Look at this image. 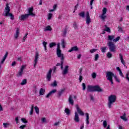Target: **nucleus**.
Instances as JSON below:
<instances>
[{"label": "nucleus", "instance_id": "nucleus-45", "mask_svg": "<svg viewBox=\"0 0 129 129\" xmlns=\"http://www.w3.org/2000/svg\"><path fill=\"white\" fill-rule=\"evenodd\" d=\"M52 16H53V14H52V13L48 14V20H51V19H52Z\"/></svg>", "mask_w": 129, "mask_h": 129}, {"label": "nucleus", "instance_id": "nucleus-38", "mask_svg": "<svg viewBox=\"0 0 129 129\" xmlns=\"http://www.w3.org/2000/svg\"><path fill=\"white\" fill-rule=\"evenodd\" d=\"M51 85L53 87H56V86H57V81H56V80H54L53 83L51 84Z\"/></svg>", "mask_w": 129, "mask_h": 129}, {"label": "nucleus", "instance_id": "nucleus-6", "mask_svg": "<svg viewBox=\"0 0 129 129\" xmlns=\"http://www.w3.org/2000/svg\"><path fill=\"white\" fill-rule=\"evenodd\" d=\"M56 55L57 57H64V54L62 53V50L60 49V43H57V47L56 49Z\"/></svg>", "mask_w": 129, "mask_h": 129}, {"label": "nucleus", "instance_id": "nucleus-11", "mask_svg": "<svg viewBox=\"0 0 129 129\" xmlns=\"http://www.w3.org/2000/svg\"><path fill=\"white\" fill-rule=\"evenodd\" d=\"M34 8L33 7L29 8L28 9V14H27L28 15V16H31L32 17H35L36 16V14H35L34 13Z\"/></svg>", "mask_w": 129, "mask_h": 129}, {"label": "nucleus", "instance_id": "nucleus-57", "mask_svg": "<svg viewBox=\"0 0 129 129\" xmlns=\"http://www.w3.org/2000/svg\"><path fill=\"white\" fill-rule=\"evenodd\" d=\"M81 76L79 77V80H80V82H81V81H82V79H83V77L82 76H81V75H80Z\"/></svg>", "mask_w": 129, "mask_h": 129}, {"label": "nucleus", "instance_id": "nucleus-36", "mask_svg": "<svg viewBox=\"0 0 129 129\" xmlns=\"http://www.w3.org/2000/svg\"><path fill=\"white\" fill-rule=\"evenodd\" d=\"M26 84H27V79H24L22 81V82L21 83V85H25Z\"/></svg>", "mask_w": 129, "mask_h": 129}, {"label": "nucleus", "instance_id": "nucleus-31", "mask_svg": "<svg viewBox=\"0 0 129 129\" xmlns=\"http://www.w3.org/2000/svg\"><path fill=\"white\" fill-rule=\"evenodd\" d=\"M61 45L62 46V48H63V49H64V48H65V40L61 39Z\"/></svg>", "mask_w": 129, "mask_h": 129}, {"label": "nucleus", "instance_id": "nucleus-49", "mask_svg": "<svg viewBox=\"0 0 129 129\" xmlns=\"http://www.w3.org/2000/svg\"><path fill=\"white\" fill-rule=\"evenodd\" d=\"M97 51V49L95 48L92 49L90 50V53H94L95 52H96Z\"/></svg>", "mask_w": 129, "mask_h": 129}, {"label": "nucleus", "instance_id": "nucleus-3", "mask_svg": "<svg viewBox=\"0 0 129 129\" xmlns=\"http://www.w3.org/2000/svg\"><path fill=\"white\" fill-rule=\"evenodd\" d=\"M10 12L11 9L9 7V4H7L5 8V14H3V16H4V17H10L11 20H15V16L10 13Z\"/></svg>", "mask_w": 129, "mask_h": 129}, {"label": "nucleus", "instance_id": "nucleus-28", "mask_svg": "<svg viewBox=\"0 0 129 129\" xmlns=\"http://www.w3.org/2000/svg\"><path fill=\"white\" fill-rule=\"evenodd\" d=\"M47 31H52V28L50 26H47L45 29L44 31L46 32Z\"/></svg>", "mask_w": 129, "mask_h": 129}, {"label": "nucleus", "instance_id": "nucleus-34", "mask_svg": "<svg viewBox=\"0 0 129 129\" xmlns=\"http://www.w3.org/2000/svg\"><path fill=\"white\" fill-rule=\"evenodd\" d=\"M67 30H68V26H66L63 31V36H66L67 34Z\"/></svg>", "mask_w": 129, "mask_h": 129}, {"label": "nucleus", "instance_id": "nucleus-51", "mask_svg": "<svg viewBox=\"0 0 129 129\" xmlns=\"http://www.w3.org/2000/svg\"><path fill=\"white\" fill-rule=\"evenodd\" d=\"M82 86H83V90H85V89H86V85H85V83H83Z\"/></svg>", "mask_w": 129, "mask_h": 129}, {"label": "nucleus", "instance_id": "nucleus-30", "mask_svg": "<svg viewBox=\"0 0 129 129\" xmlns=\"http://www.w3.org/2000/svg\"><path fill=\"white\" fill-rule=\"evenodd\" d=\"M79 16H80V17H81V18H84V17L85 16V12H82L80 13L79 14Z\"/></svg>", "mask_w": 129, "mask_h": 129}, {"label": "nucleus", "instance_id": "nucleus-1", "mask_svg": "<svg viewBox=\"0 0 129 129\" xmlns=\"http://www.w3.org/2000/svg\"><path fill=\"white\" fill-rule=\"evenodd\" d=\"M106 74L107 80H108V81L110 82L111 85L113 84V80L112 79V77H114L116 82H118V83L120 82V80H119V79L117 78V77H116V76L112 72H106Z\"/></svg>", "mask_w": 129, "mask_h": 129}, {"label": "nucleus", "instance_id": "nucleus-4", "mask_svg": "<svg viewBox=\"0 0 129 129\" xmlns=\"http://www.w3.org/2000/svg\"><path fill=\"white\" fill-rule=\"evenodd\" d=\"M108 106L109 108H111V104L116 101V96L115 95H111L108 97Z\"/></svg>", "mask_w": 129, "mask_h": 129}, {"label": "nucleus", "instance_id": "nucleus-53", "mask_svg": "<svg viewBox=\"0 0 129 129\" xmlns=\"http://www.w3.org/2000/svg\"><path fill=\"white\" fill-rule=\"evenodd\" d=\"M26 67V66H22L20 69V71H22L24 72V69H25V68Z\"/></svg>", "mask_w": 129, "mask_h": 129}, {"label": "nucleus", "instance_id": "nucleus-59", "mask_svg": "<svg viewBox=\"0 0 129 129\" xmlns=\"http://www.w3.org/2000/svg\"><path fill=\"white\" fill-rule=\"evenodd\" d=\"M15 120L16 121V123H18L19 122V117H17L16 118H15Z\"/></svg>", "mask_w": 129, "mask_h": 129}, {"label": "nucleus", "instance_id": "nucleus-42", "mask_svg": "<svg viewBox=\"0 0 129 129\" xmlns=\"http://www.w3.org/2000/svg\"><path fill=\"white\" fill-rule=\"evenodd\" d=\"M119 39H120V37L118 36L117 38H116L115 39H114L113 40V42L114 43H116V42H117V41H118L119 40Z\"/></svg>", "mask_w": 129, "mask_h": 129}, {"label": "nucleus", "instance_id": "nucleus-40", "mask_svg": "<svg viewBox=\"0 0 129 129\" xmlns=\"http://www.w3.org/2000/svg\"><path fill=\"white\" fill-rule=\"evenodd\" d=\"M107 57L108 58H111V57H112V54H111V53H110V52H108V53H107Z\"/></svg>", "mask_w": 129, "mask_h": 129}, {"label": "nucleus", "instance_id": "nucleus-55", "mask_svg": "<svg viewBox=\"0 0 129 129\" xmlns=\"http://www.w3.org/2000/svg\"><path fill=\"white\" fill-rule=\"evenodd\" d=\"M119 73L121 77H124V76L123 75V74H122V72H121V71H120V72H119Z\"/></svg>", "mask_w": 129, "mask_h": 129}, {"label": "nucleus", "instance_id": "nucleus-32", "mask_svg": "<svg viewBox=\"0 0 129 129\" xmlns=\"http://www.w3.org/2000/svg\"><path fill=\"white\" fill-rule=\"evenodd\" d=\"M34 112V105H31V109L30 112V115H33V113Z\"/></svg>", "mask_w": 129, "mask_h": 129}, {"label": "nucleus", "instance_id": "nucleus-48", "mask_svg": "<svg viewBox=\"0 0 129 129\" xmlns=\"http://www.w3.org/2000/svg\"><path fill=\"white\" fill-rule=\"evenodd\" d=\"M27 37H28V33H26V34H25V36L23 37V41H22V42H25V41H26V38H27Z\"/></svg>", "mask_w": 129, "mask_h": 129}, {"label": "nucleus", "instance_id": "nucleus-12", "mask_svg": "<svg viewBox=\"0 0 129 129\" xmlns=\"http://www.w3.org/2000/svg\"><path fill=\"white\" fill-rule=\"evenodd\" d=\"M30 16L27 14L25 15H22L20 17L19 19L20 21H26L27 19L29 18Z\"/></svg>", "mask_w": 129, "mask_h": 129}, {"label": "nucleus", "instance_id": "nucleus-22", "mask_svg": "<svg viewBox=\"0 0 129 129\" xmlns=\"http://www.w3.org/2000/svg\"><path fill=\"white\" fill-rule=\"evenodd\" d=\"M126 114L125 113H124L122 116H120V117L121 119L124 120V121H126L127 120V118H126Z\"/></svg>", "mask_w": 129, "mask_h": 129}, {"label": "nucleus", "instance_id": "nucleus-13", "mask_svg": "<svg viewBox=\"0 0 129 129\" xmlns=\"http://www.w3.org/2000/svg\"><path fill=\"white\" fill-rule=\"evenodd\" d=\"M76 107L77 108V112L79 114H80V115H82V116L84 115V112H83V111L81 110L80 108H79V106L78 105H76Z\"/></svg>", "mask_w": 129, "mask_h": 129}, {"label": "nucleus", "instance_id": "nucleus-35", "mask_svg": "<svg viewBox=\"0 0 129 129\" xmlns=\"http://www.w3.org/2000/svg\"><path fill=\"white\" fill-rule=\"evenodd\" d=\"M43 45L44 47V50L45 51H47V42L45 41H43Z\"/></svg>", "mask_w": 129, "mask_h": 129}, {"label": "nucleus", "instance_id": "nucleus-18", "mask_svg": "<svg viewBox=\"0 0 129 129\" xmlns=\"http://www.w3.org/2000/svg\"><path fill=\"white\" fill-rule=\"evenodd\" d=\"M69 102L71 105H74V100L72 99V96L71 95L69 96Z\"/></svg>", "mask_w": 129, "mask_h": 129}, {"label": "nucleus", "instance_id": "nucleus-25", "mask_svg": "<svg viewBox=\"0 0 129 129\" xmlns=\"http://www.w3.org/2000/svg\"><path fill=\"white\" fill-rule=\"evenodd\" d=\"M66 89H61L60 90V91H58V97H60L61 96V95H62L63 93H64V92L65 91Z\"/></svg>", "mask_w": 129, "mask_h": 129}, {"label": "nucleus", "instance_id": "nucleus-7", "mask_svg": "<svg viewBox=\"0 0 129 129\" xmlns=\"http://www.w3.org/2000/svg\"><path fill=\"white\" fill-rule=\"evenodd\" d=\"M106 12H107V9L106 8H104L102 10V14L100 16V19L102 20V21H103V22H105V19L106 18L105 14H106Z\"/></svg>", "mask_w": 129, "mask_h": 129}, {"label": "nucleus", "instance_id": "nucleus-41", "mask_svg": "<svg viewBox=\"0 0 129 129\" xmlns=\"http://www.w3.org/2000/svg\"><path fill=\"white\" fill-rule=\"evenodd\" d=\"M103 126H104V127L105 128V127H106V126H107V122H106V120H104L103 122Z\"/></svg>", "mask_w": 129, "mask_h": 129}, {"label": "nucleus", "instance_id": "nucleus-62", "mask_svg": "<svg viewBox=\"0 0 129 129\" xmlns=\"http://www.w3.org/2000/svg\"><path fill=\"white\" fill-rule=\"evenodd\" d=\"M59 123H60V122H55L54 124V125H55V126H57V125H58V124H59Z\"/></svg>", "mask_w": 129, "mask_h": 129}, {"label": "nucleus", "instance_id": "nucleus-20", "mask_svg": "<svg viewBox=\"0 0 129 129\" xmlns=\"http://www.w3.org/2000/svg\"><path fill=\"white\" fill-rule=\"evenodd\" d=\"M19 35H20V29L19 28H17L16 34L14 35L15 39L19 38Z\"/></svg>", "mask_w": 129, "mask_h": 129}, {"label": "nucleus", "instance_id": "nucleus-14", "mask_svg": "<svg viewBox=\"0 0 129 129\" xmlns=\"http://www.w3.org/2000/svg\"><path fill=\"white\" fill-rule=\"evenodd\" d=\"M74 120L76 122H79L80 119H79V115L77 112L75 113V118Z\"/></svg>", "mask_w": 129, "mask_h": 129}, {"label": "nucleus", "instance_id": "nucleus-23", "mask_svg": "<svg viewBox=\"0 0 129 129\" xmlns=\"http://www.w3.org/2000/svg\"><path fill=\"white\" fill-rule=\"evenodd\" d=\"M86 121L87 124H89V114L88 113H86Z\"/></svg>", "mask_w": 129, "mask_h": 129}, {"label": "nucleus", "instance_id": "nucleus-10", "mask_svg": "<svg viewBox=\"0 0 129 129\" xmlns=\"http://www.w3.org/2000/svg\"><path fill=\"white\" fill-rule=\"evenodd\" d=\"M86 23L87 25H89V24L91 23V19H90V16H89V12H86Z\"/></svg>", "mask_w": 129, "mask_h": 129}, {"label": "nucleus", "instance_id": "nucleus-29", "mask_svg": "<svg viewBox=\"0 0 129 129\" xmlns=\"http://www.w3.org/2000/svg\"><path fill=\"white\" fill-rule=\"evenodd\" d=\"M114 39V35H108V40L110 41H112V40Z\"/></svg>", "mask_w": 129, "mask_h": 129}, {"label": "nucleus", "instance_id": "nucleus-21", "mask_svg": "<svg viewBox=\"0 0 129 129\" xmlns=\"http://www.w3.org/2000/svg\"><path fill=\"white\" fill-rule=\"evenodd\" d=\"M46 91V89H43V88H40L39 90V95H44L45 94V92Z\"/></svg>", "mask_w": 129, "mask_h": 129}, {"label": "nucleus", "instance_id": "nucleus-8", "mask_svg": "<svg viewBox=\"0 0 129 129\" xmlns=\"http://www.w3.org/2000/svg\"><path fill=\"white\" fill-rule=\"evenodd\" d=\"M40 54L39 52H36L35 53V59H34V68H36V66H37V64L38 63V61H39V55Z\"/></svg>", "mask_w": 129, "mask_h": 129}, {"label": "nucleus", "instance_id": "nucleus-39", "mask_svg": "<svg viewBox=\"0 0 129 129\" xmlns=\"http://www.w3.org/2000/svg\"><path fill=\"white\" fill-rule=\"evenodd\" d=\"M23 73H24V72L22 71H19L18 74H17V76L18 77H20V76H22V75H23Z\"/></svg>", "mask_w": 129, "mask_h": 129}, {"label": "nucleus", "instance_id": "nucleus-56", "mask_svg": "<svg viewBox=\"0 0 129 129\" xmlns=\"http://www.w3.org/2000/svg\"><path fill=\"white\" fill-rule=\"evenodd\" d=\"M119 58H120V60L123 59V57L122 55L121 54V53L119 54Z\"/></svg>", "mask_w": 129, "mask_h": 129}, {"label": "nucleus", "instance_id": "nucleus-5", "mask_svg": "<svg viewBox=\"0 0 129 129\" xmlns=\"http://www.w3.org/2000/svg\"><path fill=\"white\" fill-rule=\"evenodd\" d=\"M107 45L109 47V50H110V52H113L114 53L116 50V46L114 45V43L113 42L109 41L107 43Z\"/></svg>", "mask_w": 129, "mask_h": 129}, {"label": "nucleus", "instance_id": "nucleus-47", "mask_svg": "<svg viewBox=\"0 0 129 129\" xmlns=\"http://www.w3.org/2000/svg\"><path fill=\"white\" fill-rule=\"evenodd\" d=\"M92 77L93 78V79H95V78H96V73H93L92 74Z\"/></svg>", "mask_w": 129, "mask_h": 129}, {"label": "nucleus", "instance_id": "nucleus-64", "mask_svg": "<svg viewBox=\"0 0 129 129\" xmlns=\"http://www.w3.org/2000/svg\"><path fill=\"white\" fill-rule=\"evenodd\" d=\"M77 58H78V59H80V58H81V54H79L78 55Z\"/></svg>", "mask_w": 129, "mask_h": 129}, {"label": "nucleus", "instance_id": "nucleus-16", "mask_svg": "<svg viewBox=\"0 0 129 129\" xmlns=\"http://www.w3.org/2000/svg\"><path fill=\"white\" fill-rule=\"evenodd\" d=\"M78 50H79V49L77 47V46H75L72 47L71 49L68 51V52L70 53L71 52H73V51H75V52H77Z\"/></svg>", "mask_w": 129, "mask_h": 129}, {"label": "nucleus", "instance_id": "nucleus-52", "mask_svg": "<svg viewBox=\"0 0 129 129\" xmlns=\"http://www.w3.org/2000/svg\"><path fill=\"white\" fill-rule=\"evenodd\" d=\"M118 30L119 32H122V28L120 26H118Z\"/></svg>", "mask_w": 129, "mask_h": 129}, {"label": "nucleus", "instance_id": "nucleus-43", "mask_svg": "<svg viewBox=\"0 0 129 129\" xmlns=\"http://www.w3.org/2000/svg\"><path fill=\"white\" fill-rule=\"evenodd\" d=\"M106 50V47H103L101 48V51L103 53H105V50Z\"/></svg>", "mask_w": 129, "mask_h": 129}, {"label": "nucleus", "instance_id": "nucleus-33", "mask_svg": "<svg viewBox=\"0 0 129 129\" xmlns=\"http://www.w3.org/2000/svg\"><path fill=\"white\" fill-rule=\"evenodd\" d=\"M56 46L55 42H51L49 44V48H53V47H55Z\"/></svg>", "mask_w": 129, "mask_h": 129}, {"label": "nucleus", "instance_id": "nucleus-60", "mask_svg": "<svg viewBox=\"0 0 129 129\" xmlns=\"http://www.w3.org/2000/svg\"><path fill=\"white\" fill-rule=\"evenodd\" d=\"M74 27L76 29L77 28V25L76 24V22L74 23Z\"/></svg>", "mask_w": 129, "mask_h": 129}, {"label": "nucleus", "instance_id": "nucleus-46", "mask_svg": "<svg viewBox=\"0 0 129 129\" xmlns=\"http://www.w3.org/2000/svg\"><path fill=\"white\" fill-rule=\"evenodd\" d=\"M21 120H22V121H23V122H24V123H28V121H27V120H26V118H21Z\"/></svg>", "mask_w": 129, "mask_h": 129}, {"label": "nucleus", "instance_id": "nucleus-27", "mask_svg": "<svg viewBox=\"0 0 129 129\" xmlns=\"http://www.w3.org/2000/svg\"><path fill=\"white\" fill-rule=\"evenodd\" d=\"M64 112H66L67 115H70V109H69V108H66L64 109Z\"/></svg>", "mask_w": 129, "mask_h": 129}, {"label": "nucleus", "instance_id": "nucleus-15", "mask_svg": "<svg viewBox=\"0 0 129 129\" xmlns=\"http://www.w3.org/2000/svg\"><path fill=\"white\" fill-rule=\"evenodd\" d=\"M57 92V90L53 89L51 91H50L46 96V98H49L50 96L52 95V94H54V93H56Z\"/></svg>", "mask_w": 129, "mask_h": 129}, {"label": "nucleus", "instance_id": "nucleus-26", "mask_svg": "<svg viewBox=\"0 0 129 129\" xmlns=\"http://www.w3.org/2000/svg\"><path fill=\"white\" fill-rule=\"evenodd\" d=\"M105 29H104V31H105L106 32H107V33H110L111 31H110V28H109V27H107V26L106 25H105L104 26Z\"/></svg>", "mask_w": 129, "mask_h": 129}, {"label": "nucleus", "instance_id": "nucleus-9", "mask_svg": "<svg viewBox=\"0 0 129 129\" xmlns=\"http://www.w3.org/2000/svg\"><path fill=\"white\" fill-rule=\"evenodd\" d=\"M52 69H50L46 74V79L47 81H51V78H52Z\"/></svg>", "mask_w": 129, "mask_h": 129}, {"label": "nucleus", "instance_id": "nucleus-2", "mask_svg": "<svg viewBox=\"0 0 129 129\" xmlns=\"http://www.w3.org/2000/svg\"><path fill=\"white\" fill-rule=\"evenodd\" d=\"M87 92H102L103 90L98 85L92 86L88 85L87 88Z\"/></svg>", "mask_w": 129, "mask_h": 129}, {"label": "nucleus", "instance_id": "nucleus-24", "mask_svg": "<svg viewBox=\"0 0 129 129\" xmlns=\"http://www.w3.org/2000/svg\"><path fill=\"white\" fill-rule=\"evenodd\" d=\"M60 58V62H61V67L60 68L61 69H63V63L64 62V56H61L60 57H59Z\"/></svg>", "mask_w": 129, "mask_h": 129}, {"label": "nucleus", "instance_id": "nucleus-19", "mask_svg": "<svg viewBox=\"0 0 129 129\" xmlns=\"http://www.w3.org/2000/svg\"><path fill=\"white\" fill-rule=\"evenodd\" d=\"M8 55H9V52L7 51L6 52L5 55H4L2 60L1 62V64H4V62L6 61V59H7V57H8Z\"/></svg>", "mask_w": 129, "mask_h": 129}, {"label": "nucleus", "instance_id": "nucleus-44", "mask_svg": "<svg viewBox=\"0 0 129 129\" xmlns=\"http://www.w3.org/2000/svg\"><path fill=\"white\" fill-rule=\"evenodd\" d=\"M98 58H99V55L97 53L95 55V61H97L98 60Z\"/></svg>", "mask_w": 129, "mask_h": 129}, {"label": "nucleus", "instance_id": "nucleus-50", "mask_svg": "<svg viewBox=\"0 0 129 129\" xmlns=\"http://www.w3.org/2000/svg\"><path fill=\"white\" fill-rule=\"evenodd\" d=\"M3 125L4 127L7 128L8 127V125H10V124L9 123H4Z\"/></svg>", "mask_w": 129, "mask_h": 129}, {"label": "nucleus", "instance_id": "nucleus-17", "mask_svg": "<svg viewBox=\"0 0 129 129\" xmlns=\"http://www.w3.org/2000/svg\"><path fill=\"white\" fill-rule=\"evenodd\" d=\"M68 68H69V66H66L65 67L64 69L63 70V71L62 72V75H66V74H67L68 73Z\"/></svg>", "mask_w": 129, "mask_h": 129}, {"label": "nucleus", "instance_id": "nucleus-54", "mask_svg": "<svg viewBox=\"0 0 129 129\" xmlns=\"http://www.w3.org/2000/svg\"><path fill=\"white\" fill-rule=\"evenodd\" d=\"M26 126H27L26 125H21V126L19 127V128H21V129H24L25 127H26Z\"/></svg>", "mask_w": 129, "mask_h": 129}, {"label": "nucleus", "instance_id": "nucleus-63", "mask_svg": "<svg viewBox=\"0 0 129 129\" xmlns=\"http://www.w3.org/2000/svg\"><path fill=\"white\" fill-rule=\"evenodd\" d=\"M42 122H45L46 121V118H42Z\"/></svg>", "mask_w": 129, "mask_h": 129}, {"label": "nucleus", "instance_id": "nucleus-61", "mask_svg": "<svg viewBox=\"0 0 129 129\" xmlns=\"http://www.w3.org/2000/svg\"><path fill=\"white\" fill-rule=\"evenodd\" d=\"M16 64H17V62L16 61H14L12 63V66H15L16 65Z\"/></svg>", "mask_w": 129, "mask_h": 129}, {"label": "nucleus", "instance_id": "nucleus-37", "mask_svg": "<svg viewBox=\"0 0 129 129\" xmlns=\"http://www.w3.org/2000/svg\"><path fill=\"white\" fill-rule=\"evenodd\" d=\"M34 108L35 109V111L37 114H39V107H38V106H36L34 107Z\"/></svg>", "mask_w": 129, "mask_h": 129}, {"label": "nucleus", "instance_id": "nucleus-58", "mask_svg": "<svg viewBox=\"0 0 129 129\" xmlns=\"http://www.w3.org/2000/svg\"><path fill=\"white\" fill-rule=\"evenodd\" d=\"M121 62L123 65H125V62H124V60L123 59H121Z\"/></svg>", "mask_w": 129, "mask_h": 129}]
</instances>
